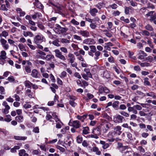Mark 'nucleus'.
Returning a JSON list of instances; mask_svg holds the SVG:
<instances>
[{
	"instance_id": "1",
	"label": "nucleus",
	"mask_w": 156,
	"mask_h": 156,
	"mask_svg": "<svg viewBox=\"0 0 156 156\" xmlns=\"http://www.w3.org/2000/svg\"><path fill=\"white\" fill-rule=\"evenodd\" d=\"M145 16L147 17H150L149 20L151 22H153L154 24L156 25V13L154 11H151L148 12Z\"/></svg>"
},
{
	"instance_id": "2",
	"label": "nucleus",
	"mask_w": 156,
	"mask_h": 156,
	"mask_svg": "<svg viewBox=\"0 0 156 156\" xmlns=\"http://www.w3.org/2000/svg\"><path fill=\"white\" fill-rule=\"evenodd\" d=\"M44 36L41 34H37L34 38V42L36 44H38L43 41Z\"/></svg>"
},
{
	"instance_id": "3",
	"label": "nucleus",
	"mask_w": 156,
	"mask_h": 156,
	"mask_svg": "<svg viewBox=\"0 0 156 156\" xmlns=\"http://www.w3.org/2000/svg\"><path fill=\"white\" fill-rule=\"evenodd\" d=\"M124 120V117L120 115H116L113 117V121L115 123H122Z\"/></svg>"
},
{
	"instance_id": "4",
	"label": "nucleus",
	"mask_w": 156,
	"mask_h": 156,
	"mask_svg": "<svg viewBox=\"0 0 156 156\" xmlns=\"http://www.w3.org/2000/svg\"><path fill=\"white\" fill-rule=\"evenodd\" d=\"M55 52L56 57L63 61L66 60V59L65 56L62 55V53L59 49H55Z\"/></svg>"
},
{
	"instance_id": "5",
	"label": "nucleus",
	"mask_w": 156,
	"mask_h": 156,
	"mask_svg": "<svg viewBox=\"0 0 156 156\" xmlns=\"http://www.w3.org/2000/svg\"><path fill=\"white\" fill-rule=\"evenodd\" d=\"M109 90L106 87L102 86H100L99 87L98 93L99 95L100 94H102L103 92L106 94H108L109 93Z\"/></svg>"
},
{
	"instance_id": "6",
	"label": "nucleus",
	"mask_w": 156,
	"mask_h": 156,
	"mask_svg": "<svg viewBox=\"0 0 156 156\" xmlns=\"http://www.w3.org/2000/svg\"><path fill=\"white\" fill-rule=\"evenodd\" d=\"M2 105L5 107V108L2 110L3 113L4 114H8L9 112V110L10 109V107L5 101H3Z\"/></svg>"
},
{
	"instance_id": "7",
	"label": "nucleus",
	"mask_w": 156,
	"mask_h": 156,
	"mask_svg": "<svg viewBox=\"0 0 156 156\" xmlns=\"http://www.w3.org/2000/svg\"><path fill=\"white\" fill-rule=\"evenodd\" d=\"M32 63L29 61H27V65L25 66V70L27 73L31 72V68L32 66Z\"/></svg>"
},
{
	"instance_id": "8",
	"label": "nucleus",
	"mask_w": 156,
	"mask_h": 156,
	"mask_svg": "<svg viewBox=\"0 0 156 156\" xmlns=\"http://www.w3.org/2000/svg\"><path fill=\"white\" fill-rule=\"evenodd\" d=\"M138 55V58L141 60L144 59V57L147 56V54L142 50L139 51Z\"/></svg>"
},
{
	"instance_id": "9",
	"label": "nucleus",
	"mask_w": 156,
	"mask_h": 156,
	"mask_svg": "<svg viewBox=\"0 0 156 156\" xmlns=\"http://www.w3.org/2000/svg\"><path fill=\"white\" fill-rule=\"evenodd\" d=\"M83 43L87 44H93L95 43V41L93 39L87 38L83 41Z\"/></svg>"
},
{
	"instance_id": "10",
	"label": "nucleus",
	"mask_w": 156,
	"mask_h": 156,
	"mask_svg": "<svg viewBox=\"0 0 156 156\" xmlns=\"http://www.w3.org/2000/svg\"><path fill=\"white\" fill-rule=\"evenodd\" d=\"M68 60L70 63L74 62L75 58L74 55L71 53H69L68 55Z\"/></svg>"
},
{
	"instance_id": "11",
	"label": "nucleus",
	"mask_w": 156,
	"mask_h": 156,
	"mask_svg": "<svg viewBox=\"0 0 156 156\" xmlns=\"http://www.w3.org/2000/svg\"><path fill=\"white\" fill-rule=\"evenodd\" d=\"M72 126L73 127L76 129H78L81 127V125L79 121L75 120L73 122Z\"/></svg>"
},
{
	"instance_id": "12",
	"label": "nucleus",
	"mask_w": 156,
	"mask_h": 156,
	"mask_svg": "<svg viewBox=\"0 0 156 156\" xmlns=\"http://www.w3.org/2000/svg\"><path fill=\"white\" fill-rule=\"evenodd\" d=\"M55 26L58 27V28L60 29V30L59 31H60V34H62L66 33L68 30V28H67L62 27L58 24H56L55 25Z\"/></svg>"
},
{
	"instance_id": "13",
	"label": "nucleus",
	"mask_w": 156,
	"mask_h": 156,
	"mask_svg": "<svg viewBox=\"0 0 156 156\" xmlns=\"http://www.w3.org/2000/svg\"><path fill=\"white\" fill-rule=\"evenodd\" d=\"M121 127L120 126H117L114 128V131L113 133L118 135H119L122 132L121 131Z\"/></svg>"
},
{
	"instance_id": "14",
	"label": "nucleus",
	"mask_w": 156,
	"mask_h": 156,
	"mask_svg": "<svg viewBox=\"0 0 156 156\" xmlns=\"http://www.w3.org/2000/svg\"><path fill=\"white\" fill-rule=\"evenodd\" d=\"M79 33L82 36L86 37H88L90 36L89 32L87 30H80Z\"/></svg>"
},
{
	"instance_id": "15",
	"label": "nucleus",
	"mask_w": 156,
	"mask_h": 156,
	"mask_svg": "<svg viewBox=\"0 0 156 156\" xmlns=\"http://www.w3.org/2000/svg\"><path fill=\"white\" fill-rule=\"evenodd\" d=\"M54 58V56L52 54L47 55L46 56L41 57V59L45 60L47 61H50L51 59H53Z\"/></svg>"
},
{
	"instance_id": "16",
	"label": "nucleus",
	"mask_w": 156,
	"mask_h": 156,
	"mask_svg": "<svg viewBox=\"0 0 156 156\" xmlns=\"http://www.w3.org/2000/svg\"><path fill=\"white\" fill-rule=\"evenodd\" d=\"M26 94L30 98H34V93L31 92V90L30 89H27L26 90Z\"/></svg>"
},
{
	"instance_id": "17",
	"label": "nucleus",
	"mask_w": 156,
	"mask_h": 156,
	"mask_svg": "<svg viewBox=\"0 0 156 156\" xmlns=\"http://www.w3.org/2000/svg\"><path fill=\"white\" fill-rule=\"evenodd\" d=\"M98 12V10L95 8L90 9L89 11L91 15L93 16H95L96 15V13Z\"/></svg>"
},
{
	"instance_id": "18",
	"label": "nucleus",
	"mask_w": 156,
	"mask_h": 156,
	"mask_svg": "<svg viewBox=\"0 0 156 156\" xmlns=\"http://www.w3.org/2000/svg\"><path fill=\"white\" fill-rule=\"evenodd\" d=\"M38 75V72L37 70L36 69H33L31 72V75L34 78H37Z\"/></svg>"
},
{
	"instance_id": "19",
	"label": "nucleus",
	"mask_w": 156,
	"mask_h": 156,
	"mask_svg": "<svg viewBox=\"0 0 156 156\" xmlns=\"http://www.w3.org/2000/svg\"><path fill=\"white\" fill-rule=\"evenodd\" d=\"M92 150L94 152H95L96 154L97 155H100L101 154V151L99 150L98 148L96 147H93Z\"/></svg>"
},
{
	"instance_id": "20",
	"label": "nucleus",
	"mask_w": 156,
	"mask_h": 156,
	"mask_svg": "<svg viewBox=\"0 0 156 156\" xmlns=\"http://www.w3.org/2000/svg\"><path fill=\"white\" fill-rule=\"evenodd\" d=\"M23 34L25 37H27L29 36L30 37H33L34 36V34L32 32L29 31H24L23 32Z\"/></svg>"
},
{
	"instance_id": "21",
	"label": "nucleus",
	"mask_w": 156,
	"mask_h": 156,
	"mask_svg": "<svg viewBox=\"0 0 156 156\" xmlns=\"http://www.w3.org/2000/svg\"><path fill=\"white\" fill-rule=\"evenodd\" d=\"M100 144L102 145V147L104 149L107 148L109 146L108 144L106 143L105 141H103L101 140Z\"/></svg>"
},
{
	"instance_id": "22",
	"label": "nucleus",
	"mask_w": 156,
	"mask_h": 156,
	"mask_svg": "<svg viewBox=\"0 0 156 156\" xmlns=\"http://www.w3.org/2000/svg\"><path fill=\"white\" fill-rule=\"evenodd\" d=\"M93 133L94 134H95L98 136L101 134L100 129L98 127H97L94 129L93 131Z\"/></svg>"
},
{
	"instance_id": "23",
	"label": "nucleus",
	"mask_w": 156,
	"mask_h": 156,
	"mask_svg": "<svg viewBox=\"0 0 156 156\" xmlns=\"http://www.w3.org/2000/svg\"><path fill=\"white\" fill-rule=\"evenodd\" d=\"M1 55H0V60H5L6 58V52L4 51H1Z\"/></svg>"
},
{
	"instance_id": "24",
	"label": "nucleus",
	"mask_w": 156,
	"mask_h": 156,
	"mask_svg": "<svg viewBox=\"0 0 156 156\" xmlns=\"http://www.w3.org/2000/svg\"><path fill=\"white\" fill-rule=\"evenodd\" d=\"M19 154L20 156H28V154L26 153V151L24 149H22L19 151Z\"/></svg>"
},
{
	"instance_id": "25",
	"label": "nucleus",
	"mask_w": 156,
	"mask_h": 156,
	"mask_svg": "<svg viewBox=\"0 0 156 156\" xmlns=\"http://www.w3.org/2000/svg\"><path fill=\"white\" fill-rule=\"evenodd\" d=\"M87 116L88 115L87 114L84 115L82 116L77 115V118L78 120H81L82 122H83L84 120L87 118Z\"/></svg>"
},
{
	"instance_id": "26",
	"label": "nucleus",
	"mask_w": 156,
	"mask_h": 156,
	"mask_svg": "<svg viewBox=\"0 0 156 156\" xmlns=\"http://www.w3.org/2000/svg\"><path fill=\"white\" fill-rule=\"evenodd\" d=\"M42 16V14L41 13L38 12H35L34 14L31 15V17L34 20H35L37 18L41 17Z\"/></svg>"
},
{
	"instance_id": "27",
	"label": "nucleus",
	"mask_w": 156,
	"mask_h": 156,
	"mask_svg": "<svg viewBox=\"0 0 156 156\" xmlns=\"http://www.w3.org/2000/svg\"><path fill=\"white\" fill-rule=\"evenodd\" d=\"M146 30L150 31H153L154 29L152 26L149 24L146 25L144 27Z\"/></svg>"
},
{
	"instance_id": "28",
	"label": "nucleus",
	"mask_w": 156,
	"mask_h": 156,
	"mask_svg": "<svg viewBox=\"0 0 156 156\" xmlns=\"http://www.w3.org/2000/svg\"><path fill=\"white\" fill-rule=\"evenodd\" d=\"M15 119L16 120L19 122H22L23 120V117L22 115L17 116Z\"/></svg>"
},
{
	"instance_id": "29",
	"label": "nucleus",
	"mask_w": 156,
	"mask_h": 156,
	"mask_svg": "<svg viewBox=\"0 0 156 156\" xmlns=\"http://www.w3.org/2000/svg\"><path fill=\"white\" fill-rule=\"evenodd\" d=\"M149 79L147 77L145 78L144 79V84L145 86H147L151 87V84L150 82L148 81Z\"/></svg>"
},
{
	"instance_id": "30",
	"label": "nucleus",
	"mask_w": 156,
	"mask_h": 156,
	"mask_svg": "<svg viewBox=\"0 0 156 156\" xmlns=\"http://www.w3.org/2000/svg\"><path fill=\"white\" fill-rule=\"evenodd\" d=\"M14 139L17 140H25L27 139V136H14Z\"/></svg>"
},
{
	"instance_id": "31",
	"label": "nucleus",
	"mask_w": 156,
	"mask_h": 156,
	"mask_svg": "<svg viewBox=\"0 0 156 156\" xmlns=\"http://www.w3.org/2000/svg\"><path fill=\"white\" fill-rule=\"evenodd\" d=\"M146 95L147 96L152 97L154 99L156 98V95L155 93L153 92L147 93Z\"/></svg>"
},
{
	"instance_id": "32",
	"label": "nucleus",
	"mask_w": 156,
	"mask_h": 156,
	"mask_svg": "<svg viewBox=\"0 0 156 156\" xmlns=\"http://www.w3.org/2000/svg\"><path fill=\"white\" fill-rule=\"evenodd\" d=\"M84 71L86 73V74L89 76V78H92V75L90 72V69L89 68H85Z\"/></svg>"
},
{
	"instance_id": "33",
	"label": "nucleus",
	"mask_w": 156,
	"mask_h": 156,
	"mask_svg": "<svg viewBox=\"0 0 156 156\" xmlns=\"http://www.w3.org/2000/svg\"><path fill=\"white\" fill-rule=\"evenodd\" d=\"M119 101H116L112 103V107L115 109H117L119 107Z\"/></svg>"
},
{
	"instance_id": "34",
	"label": "nucleus",
	"mask_w": 156,
	"mask_h": 156,
	"mask_svg": "<svg viewBox=\"0 0 156 156\" xmlns=\"http://www.w3.org/2000/svg\"><path fill=\"white\" fill-rule=\"evenodd\" d=\"M141 34L143 36H149L150 35V33L146 30H142L141 32Z\"/></svg>"
},
{
	"instance_id": "35",
	"label": "nucleus",
	"mask_w": 156,
	"mask_h": 156,
	"mask_svg": "<svg viewBox=\"0 0 156 156\" xmlns=\"http://www.w3.org/2000/svg\"><path fill=\"white\" fill-rule=\"evenodd\" d=\"M109 125L110 124L109 123H105L104 124V127L105 128L104 129H103V131L104 133H106L107 132V130L109 128Z\"/></svg>"
},
{
	"instance_id": "36",
	"label": "nucleus",
	"mask_w": 156,
	"mask_h": 156,
	"mask_svg": "<svg viewBox=\"0 0 156 156\" xmlns=\"http://www.w3.org/2000/svg\"><path fill=\"white\" fill-rule=\"evenodd\" d=\"M32 83L30 81L28 80L24 82V85L26 87L28 88H31V84Z\"/></svg>"
},
{
	"instance_id": "37",
	"label": "nucleus",
	"mask_w": 156,
	"mask_h": 156,
	"mask_svg": "<svg viewBox=\"0 0 156 156\" xmlns=\"http://www.w3.org/2000/svg\"><path fill=\"white\" fill-rule=\"evenodd\" d=\"M89 128L88 127H83V134H87L89 133Z\"/></svg>"
},
{
	"instance_id": "38",
	"label": "nucleus",
	"mask_w": 156,
	"mask_h": 156,
	"mask_svg": "<svg viewBox=\"0 0 156 156\" xmlns=\"http://www.w3.org/2000/svg\"><path fill=\"white\" fill-rule=\"evenodd\" d=\"M20 148V147L18 146H15L13 148H11L10 150V151L12 153H15L16 151L17 150H19Z\"/></svg>"
},
{
	"instance_id": "39",
	"label": "nucleus",
	"mask_w": 156,
	"mask_h": 156,
	"mask_svg": "<svg viewBox=\"0 0 156 156\" xmlns=\"http://www.w3.org/2000/svg\"><path fill=\"white\" fill-rule=\"evenodd\" d=\"M94 53L95 57H94V59L95 60H97L99 58V56H100L101 52L99 51H96Z\"/></svg>"
},
{
	"instance_id": "40",
	"label": "nucleus",
	"mask_w": 156,
	"mask_h": 156,
	"mask_svg": "<svg viewBox=\"0 0 156 156\" xmlns=\"http://www.w3.org/2000/svg\"><path fill=\"white\" fill-rule=\"evenodd\" d=\"M52 116L54 117H55V122H60L61 124L63 125V123L60 121L59 119L58 118L57 116L55 115V113H53L52 114Z\"/></svg>"
},
{
	"instance_id": "41",
	"label": "nucleus",
	"mask_w": 156,
	"mask_h": 156,
	"mask_svg": "<svg viewBox=\"0 0 156 156\" xmlns=\"http://www.w3.org/2000/svg\"><path fill=\"white\" fill-rule=\"evenodd\" d=\"M105 5V4L103 2H99L96 5V7L100 9L102 7Z\"/></svg>"
},
{
	"instance_id": "42",
	"label": "nucleus",
	"mask_w": 156,
	"mask_h": 156,
	"mask_svg": "<svg viewBox=\"0 0 156 156\" xmlns=\"http://www.w3.org/2000/svg\"><path fill=\"white\" fill-rule=\"evenodd\" d=\"M18 47L22 51H26V49L25 47L22 44H19L18 45Z\"/></svg>"
},
{
	"instance_id": "43",
	"label": "nucleus",
	"mask_w": 156,
	"mask_h": 156,
	"mask_svg": "<svg viewBox=\"0 0 156 156\" xmlns=\"http://www.w3.org/2000/svg\"><path fill=\"white\" fill-rule=\"evenodd\" d=\"M145 60L147 62H152L154 60L153 57L151 56H149L147 57H145Z\"/></svg>"
},
{
	"instance_id": "44",
	"label": "nucleus",
	"mask_w": 156,
	"mask_h": 156,
	"mask_svg": "<svg viewBox=\"0 0 156 156\" xmlns=\"http://www.w3.org/2000/svg\"><path fill=\"white\" fill-rule=\"evenodd\" d=\"M87 98H86V100H88L92 99L94 97V95L90 93H87Z\"/></svg>"
},
{
	"instance_id": "45",
	"label": "nucleus",
	"mask_w": 156,
	"mask_h": 156,
	"mask_svg": "<svg viewBox=\"0 0 156 156\" xmlns=\"http://www.w3.org/2000/svg\"><path fill=\"white\" fill-rule=\"evenodd\" d=\"M6 118L4 119V121L9 122L12 120L11 116L10 115H6Z\"/></svg>"
},
{
	"instance_id": "46",
	"label": "nucleus",
	"mask_w": 156,
	"mask_h": 156,
	"mask_svg": "<svg viewBox=\"0 0 156 156\" xmlns=\"http://www.w3.org/2000/svg\"><path fill=\"white\" fill-rule=\"evenodd\" d=\"M147 8H151V9H154L155 8V6L152 4L148 2L147 4V7H146Z\"/></svg>"
},
{
	"instance_id": "47",
	"label": "nucleus",
	"mask_w": 156,
	"mask_h": 156,
	"mask_svg": "<svg viewBox=\"0 0 156 156\" xmlns=\"http://www.w3.org/2000/svg\"><path fill=\"white\" fill-rule=\"evenodd\" d=\"M90 51L94 53L96 51V47L94 45H90L89 46Z\"/></svg>"
},
{
	"instance_id": "48",
	"label": "nucleus",
	"mask_w": 156,
	"mask_h": 156,
	"mask_svg": "<svg viewBox=\"0 0 156 156\" xmlns=\"http://www.w3.org/2000/svg\"><path fill=\"white\" fill-rule=\"evenodd\" d=\"M35 5L37 8L40 9H42L43 8V5L40 2L36 3Z\"/></svg>"
},
{
	"instance_id": "49",
	"label": "nucleus",
	"mask_w": 156,
	"mask_h": 156,
	"mask_svg": "<svg viewBox=\"0 0 156 156\" xmlns=\"http://www.w3.org/2000/svg\"><path fill=\"white\" fill-rule=\"evenodd\" d=\"M151 66L150 63L147 62H142L141 65V67H149Z\"/></svg>"
},
{
	"instance_id": "50",
	"label": "nucleus",
	"mask_w": 156,
	"mask_h": 156,
	"mask_svg": "<svg viewBox=\"0 0 156 156\" xmlns=\"http://www.w3.org/2000/svg\"><path fill=\"white\" fill-rule=\"evenodd\" d=\"M37 53L39 54L40 55H41V56H39V57L41 58V57H43V56H45V55H46V53L43 52L42 51H41L40 50H38L37 51Z\"/></svg>"
},
{
	"instance_id": "51",
	"label": "nucleus",
	"mask_w": 156,
	"mask_h": 156,
	"mask_svg": "<svg viewBox=\"0 0 156 156\" xmlns=\"http://www.w3.org/2000/svg\"><path fill=\"white\" fill-rule=\"evenodd\" d=\"M103 76L106 78H108L109 77L110 75L108 72L107 70H105L104 71Z\"/></svg>"
},
{
	"instance_id": "52",
	"label": "nucleus",
	"mask_w": 156,
	"mask_h": 156,
	"mask_svg": "<svg viewBox=\"0 0 156 156\" xmlns=\"http://www.w3.org/2000/svg\"><path fill=\"white\" fill-rule=\"evenodd\" d=\"M83 140V138L82 136H77L76 141L77 143L79 144L81 143Z\"/></svg>"
},
{
	"instance_id": "53",
	"label": "nucleus",
	"mask_w": 156,
	"mask_h": 156,
	"mask_svg": "<svg viewBox=\"0 0 156 156\" xmlns=\"http://www.w3.org/2000/svg\"><path fill=\"white\" fill-rule=\"evenodd\" d=\"M137 150L139 151L140 153H144L145 151L144 149L141 146H139L138 147Z\"/></svg>"
},
{
	"instance_id": "54",
	"label": "nucleus",
	"mask_w": 156,
	"mask_h": 156,
	"mask_svg": "<svg viewBox=\"0 0 156 156\" xmlns=\"http://www.w3.org/2000/svg\"><path fill=\"white\" fill-rule=\"evenodd\" d=\"M69 104L72 106L73 107H75L77 105V104L74 101L71 100L69 101Z\"/></svg>"
},
{
	"instance_id": "55",
	"label": "nucleus",
	"mask_w": 156,
	"mask_h": 156,
	"mask_svg": "<svg viewBox=\"0 0 156 156\" xmlns=\"http://www.w3.org/2000/svg\"><path fill=\"white\" fill-rule=\"evenodd\" d=\"M61 42L62 43H69L70 42L69 40L65 38H62L61 40Z\"/></svg>"
},
{
	"instance_id": "56",
	"label": "nucleus",
	"mask_w": 156,
	"mask_h": 156,
	"mask_svg": "<svg viewBox=\"0 0 156 156\" xmlns=\"http://www.w3.org/2000/svg\"><path fill=\"white\" fill-rule=\"evenodd\" d=\"M8 80L10 82H14L15 80V79L13 76L9 77L8 78Z\"/></svg>"
},
{
	"instance_id": "57",
	"label": "nucleus",
	"mask_w": 156,
	"mask_h": 156,
	"mask_svg": "<svg viewBox=\"0 0 156 156\" xmlns=\"http://www.w3.org/2000/svg\"><path fill=\"white\" fill-rule=\"evenodd\" d=\"M146 11H148L147 8L146 7H143L140 9V11L141 12L142 14H145Z\"/></svg>"
},
{
	"instance_id": "58",
	"label": "nucleus",
	"mask_w": 156,
	"mask_h": 156,
	"mask_svg": "<svg viewBox=\"0 0 156 156\" xmlns=\"http://www.w3.org/2000/svg\"><path fill=\"white\" fill-rule=\"evenodd\" d=\"M120 113L122 115L125 116L126 117H128L129 116V114L125 112L122 111L120 112Z\"/></svg>"
},
{
	"instance_id": "59",
	"label": "nucleus",
	"mask_w": 156,
	"mask_h": 156,
	"mask_svg": "<svg viewBox=\"0 0 156 156\" xmlns=\"http://www.w3.org/2000/svg\"><path fill=\"white\" fill-rule=\"evenodd\" d=\"M0 9L3 11H7L8 9L4 4L2 5L0 7Z\"/></svg>"
},
{
	"instance_id": "60",
	"label": "nucleus",
	"mask_w": 156,
	"mask_h": 156,
	"mask_svg": "<svg viewBox=\"0 0 156 156\" xmlns=\"http://www.w3.org/2000/svg\"><path fill=\"white\" fill-rule=\"evenodd\" d=\"M71 22L74 25H78L79 24V22L76 21L74 19H73L71 21Z\"/></svg>"
},
{
	"instance_id": "61",
	"label": "nucleus",
	"mask_w": 156,
	"mask_h": 156,
	"mask_svg": "<svg viewBox=\"0 0 156 156\" xmlns=\"http://www.w3.org/2000/svg\"><path fill=\"white\" fill-rule=\"evenodd\" d=\"M130 3L131 5L133 7L136 6L137 5V3L133 0L130 1Z\"/></svg>"
},
{
	"instance_id": "62",
	"label": "nucleus",
	"mask_w": 156,
	"mask_h": 156,
	"mask_svg": "<svg viewBox=\"0 0 156 156\" xmlns=\"http://www.w3.org/2000/svg\"><path fill=\"white\" fill-rule=\"evenodd\" d=\"M81 75L83 78L86 80H89V76L85 73H83L81 74Z\"/></svg>"
},
{
	"instance_id": "63",
	"label": "nucleus",
	"mask_w": 156,
	"mask_h": 156,
	"mask_svg": "<svg viewBox=\"0 0 156 156\" xmlns=\"http://www.w3.org/2000/svg\"><path fill=\"white\" fill-rule=\"evenodd\" d=\"M73 38L74 39L79 41H82V39L81 37L78 35H74L73 36Z\"/></svg>"
},
{
	"instance_id": "64",
	"label": "nucleus",
	"mask_w": 156,
	"mask_h": 156,
	"mask_svg": "<svg viewBox=\"0 0 156 156\" xmlns=\"http://www.w3.org/2000/svg\"><path fill=\"white\" fill-rule=\"evenodd\" d=\"M60 50L62 52L65 53H66L68 52L67 49L65 47H62L60 48Z\"/></svg>"
}]
</instances>
